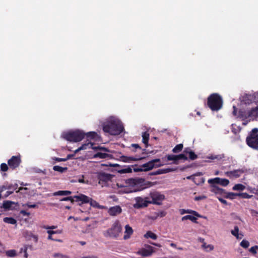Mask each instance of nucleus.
I'll return each instance as SVG.
<instances>
[{"label":"nucleus","instance_id":"29","mask_svg":"<svg viewBox=\"0 0 258 258\" xmlns=\"http://www.w3.org/2000/svg\"><path fill=\"white\" fill-rule=\"evenodd\" d=\"M6 255L10 257H15L17 255V251L15 249L8 250L6 251Z\"/></svg>","mask_w":258,"mask_h":258},{"label":"nucleus","instance_id":"26","mask_svg":"<svg viewBox=\"0 0 258 258\" xmlns=\"http://www.w3.org/2000/svg\"><path fill=\"white\" fill-rule=\"evenodd\" d=\"M187 220H189L195 223H198L197 218L192 215H186L182 217L181 218L182 221H185Z\"/></svg>","mask_w":258,"mask_h":258},{"label":"nucleus","instance_id":"50","mask_svg":"<svg viewBox=\"0 0 258 258\" xmlns=\"http://www.w3.org/2000/svg\"><path fill=\"white\" fill-rule=\"evenodd\" d=\"M250 115L258 116V107L252 109L251 110Z\"/></svg>","mask_w":258,"mask_h":258},{"label":"nucleus","instance_id":"36","mask_svg":"<svg viewBox=\"0 0 258 258\" xmlns=\"http://www.w3.org/2000/svg\"><path fill=\"white\" fill-rule=\"evenodd\" d=\"M180 160H187V157L184 154L176 155V164L178 163V161Z\"/></svg>","mask_w":258,"mask_h":258},{"label":"nucleus","instance_id":"45","mask_svg":"<svg viewBox=\"0 0 258 258\" xmlns=\"http://www.w3.org/2000/svg\"><path fill=\"white\" fill-rule=\"evenodd\" d=\"M240 245L244 248H247L249 245V242L247 240H243L240 242Z\"/></svg>","mask_w":258,"mask_h":258},{"label":"nucleus","instance_id":"38","mask_svg":"<svg viewBox=\"0 0 258 258\" xmlns=\"http://www.w3.org/2000/svg\"><path fill=\"white\" fill-rule=\"evenodd\" d=\"M238 232H239V228L237 226H235L234 227V230H232L231 231V234L235 236L236 237V238L237 239H239V234H238Z\"/></svg>","mask_w":258,"mask_h":258},{"label":"nucleus","instance_id":"46","mask_svg":"<svg viewBox=\"0 0 258 258\" xmlns=\"http://www.w3.org/2000/svg\"><path fill=\"white\" fill-rule=\"evenodd\" d=\"M22 207H27L29 208H38V206L36 204H30V203H26L22 205Z\"/></svg>","mask_w":258,"mask_h":258},{"label":"nucleus","instance_id":"5","mask_svg":"<svg viewBox=\"0 0 258 258\" xmlns=\"http://www.w3.org/2000/svg\"><path fill=\"white\" fill-rule=\"evenodd\" d=\"M246 142L247 145L250 148L258 149V128H253L248 134L246 137Z\"/></svg>","mask_w":258,"mask_h":258},{"label":"nucleus","instance_id":"28","mask_svg":"<svg viewBox=\"0 0 258 258\" xmlns=\"http://www.w3.org/2000/svg\"><path fill=\"white\" fill-rule=\"evenodd\" d=\"M3 221L6 223L11 224H16L17 223V220L13 217H5Z\"/></svg>","mask_w":258,"mask_h":258},{"label":"nucleus","instance_id":"6","mask_svg":"<svg viewBox=\"0 0 258 258\" xmlns=\"http://www.w3.org/2000/svg\"><path fill=\"white\" fill-rule=\"evenodd\" d=\"M85 134L82 131L76 130L66 133L64 138L67 141L78 142L82 141L85 137Z\"/></svg>","mask_w":258,"mask_h":258},{"label":"nucleus","instance_id":"49","mask_svg":"<svg viewBox=\"0 0 258 258\" xmlns=\"http://www.w3.org/2000/svg\"><path fill=\"white\" fill-rule=\"evenodd\" d=\"M9 168L7 164L6 163H2L1 165V170L3 171H8Z\"/></svg>","mask_w":258,"mask_h":258},{"label":"nucleus","instance_id":"15","mask_svg":"<svg viewBox=\"0 0 258 258\" xmlns=\"http://www.w3.org/2000/svg\"><path fill=\"white\" fill-rule=\"evenodd\" d=\"M146 248H141L137 252V254L142 256H148L151 255L154 252V247L151 245L146 246Z\"/></svg>","mask_w":258,"mask_h":258},{"label":"nucleus","instance_id":"32","mask_svg":"<svg viewBox=\"0 0 258 258\" xmlns=\"http://www.w3.org/2000/svg\"><path fill=\"white\" fill-rule=\"evenodd\" d=\"M53 170H54L55 171H58L60 173H63L65 171L67 170L68 168H67V167H62L61 166L56 165V166H53Z\"/></svg>","mask_w":258,"mask_h":258},{"label":"nucleus","instance_id":"30","mask_svg":"<svg viewBox=\"0 0 258 258\" xmlns=\"http://www.w3.org/2000/svg\"><path fill=\"white\" fill-rule=\"evenodd\" d=\"M87 138H89L90 139H96L98 137L97 134L95 132H90L85 134Z\"/></svg>","mask_w":258,"mask_h":258},{"label":"nucleus","instance_id":"27","mask_svg":"<svg viewBox=\"0 0 258 258\" xmlns=\"http://www.w3.org/2000/svg\"><path fill=\"white\" fill-rule=\"evenodd\" d=\"M144 237L145 238H151L154 240H156L157 238V236L156 234L154 233L151 231H148L146 234H144Z\"/></svg>","mask_w":258,"mask_h":258},{"label":"nucleus","instance_id":"11","mask_svg":"<svg viewBox=\"0 0 258 258\" xmlns=\"http://www.w3.org/2000/svg\"><path fill=\"white\" fill-rule=\"evenodd\" d=\"M147 198H143L142 197H136L135 200L136 203L134 205V207L136 209L147 207L151 202L147 200Z\"/></svg>","mask_w":258,"mask_h":258},{"label":"nucleus","instance_id":"12","mask_svg":"<svg viewBox=\"0 0 258 258\" xmlns=\"http://www.w3.org/2000/svg\"><path fill=\"white\" fill-rule=\"evenodd\" d=\"M80 147L83 148V150H86L87 148H91L95 151L100 150L101 151H103L104 152H110V150L108 148H107L106 147H101L100 146H95V144L92 143L91 142L84 144L80 146Z\"/></svg>","mask_w":258,"mask_h":258},{"label":"nucleus","instance_id":"55","mask_svg":"<svg viewBox=\"0 0 258 258\" xmlns=\"http://www.w3.org/2000/svg\"><path fill=\"white\" fill-rule=\"evenodd\" d=\"M160 171L162 172V174H165L168 173L170 171H172V169L170 168H166V169H160Z\"/></svg>","mask_w":258,"mask_h":258},{"label":"nucleus","instance_id":"57","mask_svg":"<svg viewBox=\"0 0 258 258\" xmlns=\"http://www.w3.org/2000/svg\"><path fill=\"white\" fill-rule=\"evenodd\" d=\"M134 170L135 172H139V171H144L143 168H142V166L139 167H135L134 168Z\"/></svg>","mask_w":258,"mask_h":258},{"label":"nucleus","instance_id":"14","mask_svg":"<svg viewBox=\"0 0 258 258\" xmlns=\"http://www.w3.org/2000/svg\"><path fill=\"white\" fill-rule=\"evenodd\" d=\"M21 162L20 156H13L8 160V163L11 168L15 169L20 165Z\"/></svg>","mask_w":258,"mask_h":258},{"label":"nucleus","instance_id":"16","mask_svg":"<svg viewBox=\"0 0 258 258\" xmlns=\"http://www.w3.org/2000/svg\"><path fill=\"white\" fill-rule=\"evenodd\" d=\"M244 172V169H238L233 171H227L226 172V174L230 178H237L239 177Z\"/></svg>","mask_w":258,"mask_h":258},{"label":"nucleus","instance_id":"21","mask_svg":"<svg viewBox=\"0 0 258 258\" xmlns=\"http://www.w3.org/2000/svg\"><path fill=\"white\" fill-rule=\"evenodd\" d=\"M180 213L181 215L184 214L185 213H188V214H192L194 216L201 217V216L196 211L192 210H185V209H180Z\"/></svg>","mask_w":258,"mask_h":258},{"label":"nucleus","instance_id":"39","mask_svg":"<svg viewBox=\"0 0 258 258\" xmlns=\"http://www.w3.org/2000/svg\"><path fill=\"white\" fill-rule=\"evenodd\" d=\"M27 249H28V247H27V245H25L23 247H22L20 249V253H22V252L24 253V257L25 258H28V254L27 253Z\"/></svg>","mask_w":258,"mask_h":258},{"label":"nucleus","instance_id":"31","mask_svg":"<svg viewBox=\"0 0 258 258\" xmlns=\"http://www.w3.org/2000/svg\"><path fill=\"white\" fill-rule=\"evenodd\" d=\"M238 196V193L233 192H226L224 194V197L226 199H230L233 200L236 197Z\"/></svg>","mask_w":258,"mask_h":258},{"label":"nucleus","instance_id":"33","mask_svg":"<svg viewBox=\"0 0 258 258\" xmlns=\"http://www.w3.org/2000/svg\"><path fill=\"white\" fill-rule=\"evenodd\" d=\"M183 145L179 144L175 146V147L172 149V152L174 153H177L181 151L183 149Z\"/></svg>","mask_w":258,"mask_h":258},{"label":"nucleus","instance_id":"4","mask_svg":"<svg viewBox=\"0 0 258 258\" xmlns=\"http://www.w3.org/2000/svg\"><path fill=\"white\" fill-rule=\"evenodd\" d=\"M122 231L121 225L118 220H116L111 227L103 233L105 237H117Z\"/></svg>","mask_w":258,"mask_h":258},{"label":"nucleus","instance_id":"53","mask_svg":"<svg viewBox=\"0 0 258 258\" xmlns=\"http://www.w3.org/2000/svg\"><path fill=\"white\" fill-rule=\"evenodd\" d=\"M206 198V197L205 196H197V197H195L194 200L196 201H200V200H204V199H205Z\"/></svg>","mask_w":258,"mask_h":258},{"label":"nucleus","instance_id":"44","mask_svg":"<svg viewBox=\"0 0 258 258\" xmlns=\"http://www.w3.org/2000/svg\"><path fill=\"white\" fill-rule=\"evenodd\" d=\"M207 158L211 160H220L222 159V157L219 155H211V156L207 157Z\"/></svg>","mask_w":258,"mask_h":258},{"label":"nucleus","instance_id":"52","mask_svg":"<svg viewBox=\"0 0 258 258\" xmlns=\"http://www.w3.org/2000/svg\"><path fill=\"white\" fill-rule=\"evenodd\" d=\"M20 213L22 214L24 216L29 217L30 215V213L27 212L25 210H21Z\"/></svg>","mask_w":258,"mask_h":258},{"label":"nucleus","instance_id":"8","mask_svg":"<svg viewBox=\"0 0 258 258\" xmlns=\"http://www.w3.org/2000/svg\"><path fill=\"white\" fill-rule=\"evenodd\" d=\"M162 165L163 164L160 163V159H155L143 164L142 167L143 168L144 171H147L152 169L155 167H158Z\"/></svg>","mask_w":258,"mask_h":258},{"label":"nucleus","instance_id":"10","mask_svg":"<svg viewBox=\"0 0 258 258\" xmlns=\"http://www.w3.org/2000/svg\"><path fill=\"white\" fill-rule=\"evenodd\" d=\"M97 178L99 180V184H103L110 181L113 177V175L105 173L103 171L98 172L96 173Z\"/></svg>","mask_w":258,"mask_h":258},{"label":"nucleus","instance_id":"62","mask_svg":"<svg viewBox=\"0 0 258 258\" xmlns=\"http://www.w3.org/2000/svg\"><path fill=\"white\" fill-rule=\"evenodd\" d=\"M192 151L189 148H186L184 149L183 152L185 154H189L190 152H191Z\"/></svg>","mask_w":258,"mask_h":258},{"label":"nucleus","instance_id":"35","mask_svg":"<svg viewBox=\"0 0 258 258\" xmlns=\"http://www.w3.org/2000/svg\"><path fill=\"white\" fill-rule=\"evenodd\" d=\"M13 204V202H11L10 201H6L4 202L3 207L4 209H5L6 210H9L11 208V207Z\"/></svg>","mask_w":258,"mask_h":258},{"label":"nucleus","instance_id":"40","mask_svg":"<svg viewBox=\"0 0 258 258\" xmlns=\"http://www.w3.org/2000/svg\"><path fill=\"white\" fill-rule=\"evenodd\" d=\"M131 146L135 148V149L132 150L134 152H136L137 149L141 150L142 153H144L145 151V149L142 150V148L137 144H133Z\"/></svg>","mask_w":258,"mask_h":258},{"label":"nucleus","instance_id":"37","mask_svg":"<svg viewBox=\"0 0 258 258\" xmlns=\"http://www.w3.org/2000/svg\"><path fill=\"white\" fill-rule=\"evenodd\" d=\"M238 196L243 199H250L253 196L250 195L246 192L238 193Z\"/></svg>","mask_w":258,"mask_h":258},{"label":"nucleus","instance_id":"25","mask_svg":"<svg viewBox=\"0 0 258 258\" xmlns=\"http://www.w3.org/2000/svg\"><path fill=\"white\" fill-rule=\"evenodd\" d=\"M213 187V190L216 194H220L221 195H224L225 193V191L224 189L221 188L215 185H212V186Z\"/></svg>","mask_w":258,"mask_h":258},{"label":"nucleus","instance_id":"56","mask_svg":"<svg viewBox=\"0 0 258 258\" xmlns=\"http://www.w3.org/2000/svg\"><path fill=\"white\" fill-rule=\"evenodd\" d=\"M53 159L57 162H64L66 161V159L65 158H60L57 157H54Z\"/></svg>","mask_w":258,"mask_h":258},{"label":"nucleus","instance_id":"7","mask_svg":"<svg viewBox=\"0 0 258 258\" xmlns=\"http://www.w3.org/2000/svg\"><path fill=\"white\" fill-rule=\"evenodd\" d=\"M74 198L76 199V201H80L82 202L81 204H79V205H81L82 204L89 203L90 205L93 207L97 208L99 209H102L103 207L102 206H100L97 201L93 200L92 198H90L85 195L80 194L79 196H75Z\"/></svg>","mask_w":258,"mask_h":258},{"label":"nucleus","instance_id":"19","mask_svg":"<svg viewBox=\"0 0 258 258\" xmlns=\"http://www.w3.org/2000/svg\"><path fill=\"white\" fill-rule=\"evenodd\" d=\"M18 185L17 183H6L1 187V191L9 189L12 191L16 190L18 188Z\"/></svg>","mask_w":258,"mask_h":258},{"label":"nucleus","instance_id":"42","mask_svg":"<svg viewBox=\"0 0 258 258\" xmlns=\"http://www.w3.org/2000/svg\"><path fill=\"white\" fill-rule=\"evenodd\" d=\"M119 172L120 173H126L132 172V169L130 167L123 168L119 170Z\"/></svg>","mask_w":258,"mask_h":258},{"label":"nucleus","instance_id":"34","mask_svg":"<svg viewBox=\"0 0 258 258\" xmlns=\"http://www.w3.org/2000/svg\"><path fill=\"white\" fill-rule=\"evenodd\" d=\"M245 188V186L240 183L235 184L232 188L234 190H243Z\"/></svg>","mask_w":258,"mask_h":258},{"label":"nucleus","instance_id":"17","mask_svg":"<svg viewBox=\"0 0 258 258\" xmlns=\"http://www.w3.org/2000/svg\"><path fill=\"white\" fill-rule=\"evenodd\" d=\"M143 158L136 156L135 157H130L122 155L120 157V160L126 163H130L134 161H138L142 159Z\"/></svg>","mask_w":258,"mask_h":258},{"label":"nucleus","instance_id":"63","mask_svg":"<svg viewBox=\"0 0 258 258\" xmlns=\"http://www.w3.org/2000/svg\"><path fill=\"white\" fill-rule=\"evenodd\" d=\"M79 182L80 183H87L84 179V175H82V178H80L78 180Z\"/></svg>","mask_w":258,"mask_h":258},{"label":"nucleus","instance_id":"48","mask_svg":"<svg viewBox=\"0 0 258 258\" xmlns=\"http://www.w3.org/2000/svg\"><path fill=\"white\" fill-rule=\"evenodd\" d=\"M257 249H258V246L257 245H255L254 246L251 247L249 249V251L252 253V254H255L257 252Z\"/></svg>","mask_w":258,"mask_h":258},{"label":"nucleus","instance_id":"58","mask_svg":"<svg viewBox=\"0 0 258 258\" xmlns=\"http://www.w3.org/2000/svg\"><path fill=\"white\" fill-rule=\"evenodd\" d=\"M218 199L219 201L221 203H222V204H223L224 205H227L228 204L227 202L225 200H224V199H222L221 198H218Z\"/></svg>","mask_w":258,"mask_h":258},{"label":"nucleus","instance_id":"43","mask_svg":"<svg viewBox=\"0 0 258 258\" xmlns=\"http://www.w3.org/2000/svg\"><path fill=\"white\" fill-rule=\"evenodd\" d=\"M53 257L54 258H70L69 256L60 253H54L53 254Z\"/></svg>","mask_w":258,"mask_h":258},{"label":"nucleus","instance_id":"51","mask_svg":"<svg viewBox=\"0 0 258 258\" xmlns=\"http://www.w3.org/2000/svg\"><path fill=\"white\" fill-rule=\"evenodd\" d=\"M166 213L164 211H160L156 213L157 217H163L165 216Z\"/></svg>","mask_w":258,"mask_h":258},{"label":"nucleus","instance_id":"18","mask_svg":"<svg viewBox=\"0 0 258 258\" xmlns=\"http://www.w3.org/2000/svg\"><path fill=\"white\" fill-rule=\"evenodd\" d=\"M122 209L121 207L119 206H116L114 207H112L110 208L108 210V213L110 216H116L118 214H119L121 213Z\"/></svg>","mask_w":258,"mask_h":258},{"label":"nucleus","instance_id":"64","mask_svg":"<svg viewBox=\"0 0 258 258\" xmlns=\"http://www.w3.org/2000/svg\"><path fill=\"white\" fill-rule=\"evenodd\" d=\"M47 232L48 234V235H52V234H55V232L53 230H48Z\"/></svg>","mask_w":258,"mask_h":258},{"label":"nucleus","instance_id":"3","mask_svg":"<svg viewBox=\"0 0 258 258\" xmlns=\"http://www.w3.org/2000/svg\"><path fill=\"white\" fill-rule=\"evenodd\" d=\"M126 182L132 187V189L130 190L126 189L125 191L126 193L141 191L146 187L145 184V180L142 178H128L126 180Z\"/></svg>","mask_w":258,"mask_h":258},{"label":"nucleus","instance_id":"60","mask_svg":"<svg viewBox=\"0 0 258 258\" xmlns=\"http://www.w3.org/2000/svg\"><path fill=\"white\" fill-rule=\"evenodd\" d=\"M44 228L46 229H56L57 228V226H44Z\"/></svg>","mask_w":258,"mask_h":258},{"label":"nucleus","instance_id":"54","mask_svg":"<svg viewBox=\"0 0 258 258\" xmlns=\"http://www.w3.org/2000/svg\"><path fill=\"white\" fill-rule=\"evenodd\" d=\"M162 173L163 172L160 171V169H158V170H157L155 172H151L150 173V175H159V174H162Z\"/></svg>","mask_w":258,"mask_h":258},{"label":"nucleus","instance_id":"13","mask_svg":"<svg viewBox=\"0 0 258 258\" xmlns=\"http://www.w3.org/2000/svg\"><path fill=\"white\" fill-rule=\"evenodd\" d=\"M208 182L211 186L217 184L225 186L229 183V180L225 178H220L219 177L209 179Z\"/></svg>","mask_w":258,"mask_h":258},{"label":"nucleus","instance_id":"9","mask_svg":"<svg viewBox=\"0 0 258 258\" xmlns=\"http://www.w3.org/2000/svg\"><path fill=\"white\" fill-rule=\"evenodd\" d=\"M152 201H150V204H156L160 205L162 204V201L165 199V196L161 193L157 191H154L150 194Z\"/></svg>","mask_w":258,"mask_h":258},{"label":"nucleus","instance_id":"24","mask_svg":"<svg viewBox=\"0 0 258 258\" xmlns=\"http://www.w3.org/2000/svg\"><path fill=\"white\" fill-rule=\"evenodd\" d=\"M72 192L70 190H58L53 193V196H68L70 195Z\"/></svg>","mask_w":258,"mask_h":258},{"label":"nucleus","instance_id":"2","mask_svg":"<svg viewBox=\"0 0 258 258\" xmlns=\"http://www.w3.org/2000/svg\"><path fill=\"white\" fill-rule=\"evenodd\" d=\"M222 97L218 93L211 94L207 98V106L213 111H218L223 106Z\"/></svg>","mask_w":258,"mask_h":258},{"label":"nucleus","instance_id":"1","mask_svg":"<svg viewBox=\"0 0 258 258\" xmlns=\"http://www.w3.org/2000/svg\"><path fill=\"white\" fill-rule=\"evenodd\" d=\"M124 130L122 122L118 120H112L103 126V131L111 135H119Z\"/></svg>","mask_w":258,"mask_h":258},{"label":"nucleus","instance_id":"22","mask_svg":"<svg viewBox=\"0 0 258 258\" xmlns=\"http://www.w3.org/2000/svg\"><path fill=\"white\" fill-rule=\"evenodd\" d=\"M142 142L145 145V147H148V141L149 139V134L147 132H143L142 134Z\"/></svg>","mask_w":258,"mask_h":258},{"label":"nucleus","instance_id":"61","mask_svg":"<svg viewBox=\"0 0 258 258\" xmlns=\"http://www.w3.org/2000/svg\"><path fill=\"white\" fill-rule=\"evenodd\" d=\"M72 199V197H65V198L61 199L60 201H68L71 200Z\"/></svg>","mask_w":258,"mask_h":258},{"label":"nucleus","instance_id":"47","mask_svg":"<svg viewBox=\"0 0 258 258\" xmlns=\"http://www.w3.org/2000/svg\"><path fill=\"white\" fill-rule=\"evenodd\" d=\"M198 158V156L194 152L192 151L191 152H189V158L191 160H194Z\"/></svg>","mask_w":258,"mask_h":258},{"label":"nucleus","instance_id":"20","mask_svg":"<svg viewBox=\"0 0 258 258\" xmlns=\"http://www.w3.org/2000/svg\"><path fill=\"white\" fill-rule=\"evenodd\" d=\"M124 233L123 238L124 239H127L130 238L131 235L133 233V229L129 225H126L125 226Z\"/></svg>","mask_w":258,"mask_h":258},{"label":"nucleus","instance_id":"41","mask_svg":"<svg viewBox=\"0 0 258 258\" xmlns=\"http://www.w3.org/2000/svg\"><path fill=\"white\" fill-rule=\"evenodd\" d=\"M165 158H167V161H173L174 163L176 164V155H167Z\"/></svg>","mask_w":258,"mask_h":258},{"label":"nucleus","instance_id":"59","mask_svg":"<svg viewBox=\"0 0 258 258\" xmlns=\"http://www.w3.org/2000/svg\"><path fill=\"white\" fill-rule=\"evenodd\" d=\"M74 156H75V154H68L67 155V157L65 158V159H66V161H67L69 159L73 158L74 157Z\"/></svg>","mask_w":258,"mask_h":258},{"label":"nucleus","instance_id":"23","mask_svg":"<svg viewBox=\"0 0 258 258\" xmlns=\"http://www.w3.org/2000/svg\"><path fill=\"white\" fill-rule=\"evenodd\" d=\"M109 156L106 153L97 152L93 155L94 158L105 159Z\"/></svg>","mask_w":258,"mask_h":258}]
</instances>
